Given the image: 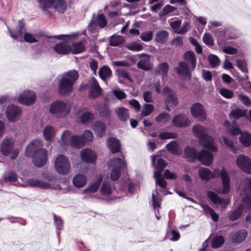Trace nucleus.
I'll list each match as a JSON object with an SVG mask.
<instances>
[{
    "instance_id": "1",
    "label": "nucleus",
    "mask_w": 251,
    "mask_h": 251,
    "mask_svg": "<svg viewBox=\"0 0 251 251\" xmlns=\"http://www.w3.org/2000/svg\"><path fill=\"white\" fill-rule=\"evenodd\" d=\"M43 147V141L37 139L32 141L25 149V155L32 157L34 164L38 167L44 166L48 159L47 151Z\"/></svg>"
},
{
    "instance_id": "2",
    "label": "nucleus",
    "mask_w": 251,
    "mask_h": 251,
    "mask_svg": "<svg viewBox=\"0 0 251 251\" xmlns=\"http://www.w3.org/2000/svg\"><path fill=\"white\" fill-rule=\"evenodd\" d=\"M198 175L200 178L203 180H208L213 178L214 176H218L220 175L222 181L223 188L219 193L226 194L229 192L230 188V178L225 168H223L221 170L219 169L214 170L213 174L208 169L201 167L198 170Z\"/></svg>"
},
{
    "instance_id": "3",
    "label": "nucleus",
    "mask_w": 251,
    "mask_h": 251,
    "mask_svg": "<svg viewBox=\"0 0 251 251\" xmlns=\"http://www.w3.org/2000/svg\"><path fill=\"white\" fill-rule=\"evenodd\" d=\"M78 76V72L75 70H71L63 75L58 84L59 93L63 96L70 95Z\"/></svg>"
},
{
    "instance_id": "4",
    "label": "nucleus",
    "mask_w": 251,
    "mask_h": 251,
    "mask_svg": "<svg viewBox=\"0 0 251 251\" xmlns=\"http://www.w3.org/2000/svg\"><path fill=\"white\" fill-rule=\"evenodd\" d=\"M193 131L199 138V143L201 146L211 151H217L218 148L216 146L213 139L207 134L206 128L201 125H195L193 127Z\"/></svg>"
},
{
    "instance_id": "5",
    "label": "nucleus",
    "mask_w": 251,
    "mask_h": 251,
    "mask_svg": "<svg viewBox=\"0 0 251 251\" xmlns=\"http://www.w3.org/2000/svg\"><path fill=\"white\" fill-rule=\"evenodd\" d=\"M185 157L189 161L194 162L198 159L203 165L209 166L212 163L213 156L212 153L206 150H202L197 153L196 149L190 147H187L185 149Z\"/></svg>"
},
{
    "instance_id": "6",
    "label": "nucleus",
    "mask_w": 251,
    "mask_h": 251,
    "mask_svg": "<svg viewBox=\"0 0 251 251\" xmlns=\"http://www.w3.org/2000/svg\"><path fill=\"white\" fill-rule=\"evenodd\" d=\"M49 110L54 117L61 118L65 117L69 114L70 107L66 102L57 100L51 103Z\"/></svg>"
},
{
    "instance_id": "7",
    "label": "nucleus",
    "mask_w": 251,
    "mask_h": 251,
    "mask_svg": "<svg viewBox=\"0 0 251 251\" xmlns=\"http://www.w3.org/2000/svg\"><path fill=\"white\" fill-rule=\"evenodd\" d=\"M14 144L11 139H4L1 144L0 151L2 155L7 156L10 154V159H15L19 154L17 148H14Z\"/></svg>"
},
{
    "instance_id": "8",
    "label": "nucleus",
    "mask_w": 251,
    "mask_h": 251,
    "mask_svg": "<svg viewBox=\"0 0 251 251\" xmlns=\"http://www.w3.org/2000/svg\"><path fill=\"white\" fill-rule=\"evenodd\" d=\"M54 166L56 171L60 174H68L71 170V165L69 159L65 155H59L56 158Z\"/></svg>"
},
{
    "instance_id": "9",
    "label": "nucleus",
    "mask_w": 251,
    "mask_h": 251,
    "mask_svg": "<svg viewBox=\"0 0 251 251\" xmlns=\"http://www.w3.org/2000/svg\"><path fill=\"white\" fill-rule=\"evenodd\" d=\"M88 83L90 86L89 91V98L95 99L100 97L102 95V90L97 79L94 77H92L88 80Z\"/></svg>"
},
{
    "instance_id": "10",
    "label": "nucleus",
    "mask_w": 251,
    "mask_h": 251,
    "mask_svg": "<svg viewBox=\"0 0 251 251\" xmlns=\"http://www.w3.org/2000/svg\"><path fill=\"white\" fill-rule=\"evenodd\" d=\"M237 166L244 172L251 174V159L244 155H239L236 160Z\"/></svg>"
},
{
    "instance_id": "11",
    "label": "nucleus",
    "mask_w": 251,
    "mask_h": 251,
    "mask_svg": "<svg viewBox=\"0 0 251 251\" xmlns=\"http://www.w3.org/2000/svg\"><path fill=\"white\" fill-rule=\"evenodd\" d=\"M162 94L166 98V104H170L171 106H175L177 104V98L175 93L169 87H164L162 90Z\"/></svg>"
},
{
    "instance_id": "12",
    "label": "nucleus",
    "mask_w": 251,
    "mask_h": 251,
    "mask_svg": "<svg viewBox=\"0 0 251 251\" xmlns=\"http://www.w3.org/2000/svg\"><path fill=\"white\" fill-rule=\"evenodd\" d=\"M36 100L35 94L31 91H25L19 97V101L25 105H28L32 104Z\"/></svg>"
},
{
    "instance_id": "13",
    "label": "nucleus",
    "mask_w": 251,
    "mask_h": 251,
    "mask_svg": "<svg viewBox=\"0 0 251 251\" xmlns=\"http://www.w3.org/2000/svg\"><path fill=\"white\" fill-rule=\"evenodd\" d=\"M192 115L201 121H203L206 118V113L201 104L199 103H194L191 108Z\"/></svg>"
},
{
    "instance_id": "14",
    "label": "nucleus",
    "mask_w": 251,
    "mask_h": 251,
    "mask_svg": "<svg viewBox=\"0 0 251 251\" xmlns=\"http://www.w3.org/2000/svg\"><path fill=\"white\" fill-rule=\"evenodd\" d=\"M177 73L185 78L190 79L191 77V67L190 68L187 62L181 61L179 63L178 66L176 69Z\"/></svg>"
},
{
    "instance_id": "15",
    "label": "nucleus",
    "mask_w": 251,
    "mask_h": 251,
    "mask_svg": "<svg viewBox=\"0 0 251 251\" xmlns=\"http://www.w3.org/2000/svg\"><path fill=\"white\" fill-rule=\"evenodd\" d=\"M190 123L187 116L183 114H179L174 117L172 124L174 126L177 127H184L187 126Z\"/></svg>"
},
{
    "instance_id": "16",
    "label": "nucleus",
    "mask_w": 251,
    "mask_h": 251,
    "mask_svg": "<svg viewBox=\"0 0 251 251\" xmlns=\"http://www.w3.org/2000/svg\"><path fill=\"white\" fill-rule=\"evenodd\" d=\"M20 113V109L18 106L12 104L7 108L6 114L8 120L15 122L19 119Z\"/></svg>"
},
{
    "instance_id": "17",
    "label": "nucleus",
    "mask_w": 251,
    "mask_h": 251,
    "mask_svg": "<svg viewBox=\"0 0 251 251\" xmlns=\"http://www.w3.org/2000/svg\"><path fill=\"white\" fill-rule=\"evenodd\" d=\"M81 159L85 162L94 163L96 161L95 152L89 149H84L80 152Z\"/></svg>"
},
{
    "instance_id": "18",
    "label": "nucleus",
    "mask_w": 251,
    "mask_h": 251,
    "mask_svg": "<svg viewBox=\"0 0 251 251\" xmlns=\"http://www.w3.org/2000/svg\"><path fill=\"white\" fill-rule=\"evenodd\" d=\"M25 23L23 19L19 21L18 26L16 30L12 31L9 28L8 30L10 33V36L14 39L18 40L21 39L24 30H25Z\"/></svg>"
},
{
    "instance_id": "19",
    "label": "nucleus",
    "mask_w": 251,
    "mask_h": 251,
    "mask_svg": "<svg viewBox=\"0 0 251 251\" xmlns=\"http://www.w3.org/2000/svg\"><path fill=\"white\" fill-rule=\"evenodd\" d=\"M207 195L214 203L220 205L223 207H226L229 203L228 200L220 198L217 194L213 192L208 191Z\"/></svg>"
},
{
    "instance_id": "20",
    "label": "nucleus",
    "mask_w": 251,
    "mask_h": 251,
    "mask_svg": "<svg viewBox=\"0 0 251 251\" xmlns=\"http://www.w3.org/2000/svg\"><path fill=\"white\" fill-rule=\"evenodd\" d=\"M54 50L58 54H67L71 51V47L66 42H60L53 47Z\"/></svg>"
},
{
    "instance_id": "21",
    "label": "nucleus",
    "mask_w": 251,
    "mask_h": 251,
    "mask_svg": "<svg viewBox=\"0 0 251 251\" xmlns=\"http://www.w3.org/2000/svg\"><path fill=\"white\" fill-rule=\"evenodd\" d=\"M98 74L100 78L104 81L111 78L112 75L111 70L107 66L100 67L99 69Z\"/></svg>"
},
{
    "instance_id": "22",
    "label": "nucleus",
    "mask_w": 251,
    "mask_h": 251,
    "mask_svg": "<svg viewBox=\"0 0 251 251\" xmlns=\"http://www.w3.org/2000/svg\"><path fill=\"white\" fill-rule=\"evenodd\" d=\"M107 146L111 152L115 153L120 151V143L119 140L110 138L107 141Z\"/></svg>"
},
{
    "instance_id": "23",
    "label": "nucleus",
    "mask_w": 251,
    "mask_h": 251,
    "mask_svg": "<svg viewBox=\"0 0 251 251\" xmlns=\"http://www.w3.org/2000/svg\"><path fill=\"white\" fill-rule=\"evenodd\" d=\"M87 182L86 176L82 174H77L73 178V183L74 186L77 188L84 187Z\"/></svg>"
},
{
    "instance_id": "24",
    "label": "nucleus",
    "mask_w": 251,
    "mask_h": 251,
    "mask_svg": "<svg viewBox=\"0 0 251 251\" xmlns=\"http://www.w3.org/2000/svg\"><path fill=\"white\" fill-rule=\"evenodd\" d=\"M93 129L98 136L101 137L105 135L106 126L103 122H96L93 126Z\"/></svg>"
},
{
    "instance_id": "25",
    "label": "nucleus",
    "mask_w": 251,
    "mask_h": 251,
    "mask_svg": "<svg viewBox=\"0 0 251 251\" xmlns=\"http://www.w3.org/2000/svg\"><path fill=\"white\" fill-rule=\"evenodd\" d=\"M247 236V232L245 229L238 231L232 237L233 243L239 244L244 241Z\"/></svg>"
},
{
    "instance_id": "26",
    "label": "nucleus",
    "mask_w": 251,
    "mask_h": 251,
    "mask_svg": "<svg viewBox=\"0 0 251 251\" xmlns=\"http://www.w3.org/2000/svg\"><path fill=\"white\" fill-rule=\"evenodd\" d=\"M115 112L121 121L126 122L129 118L128 110L125 107L117 108L115 109Z\"/></svg>"
},
{
    "instance_id": "27",
    "label": "nucleus",
    "mask_w": 251,
    "mask_h": 251,
    "mask_svg": "<svg viewBox=\"0 0 251 251\" xmlns=\"http://www.w3.org/2000/svg\"><path fill=\"white\" fill-rule=\"evenodd\" d=\"M102 181V176H98L95 182L90 185L87 188L84 190L83 193H86L87 192L94 193L97 191L100 183Z\"/></svg>"
},
{
    "instance_id": "28",
    "label": "nucleus",
    "mask_w": 251,
    "mask_h": 251,
    "mask_svg": "<svg viewBox=\"0 0 251 251\" xmlns=\"http://www.w3.org/2000/svg\"><path fill=\"white\" fill-rule=\"evenodd\" d=\"M70 144L72 147L78 148L85 145V141L81 136L73 135L70 138Z\"/></svg>"
},
{
    "instance_id": "29",
    "label": "nucleus",
    "mask_w": 251,
    "mask_h": 251,
    "mask_svg": "<svg viewBox=\"0 0 251 251\" xmlns=\"http://www.w3.org/2000/svg\"><path fill=\"white\" fill-rule=\"evenodd\" d=\"M184 59L187 62L191 64V69L194 70L196 68L197 62V58L194 52L190 50L186 51L184 54Z\"/></svg>"
},
{
    "instance_id": "30",
    "label": "nucleus",
    "mask_w": 251,
    "mask_h": 251,
    "mask_svg": "<svg viewBox=\"0 0 251 251\" xmlns=\"http://www.w3.org/2000/svg\"><path fill=\"white\" fill-rule=\"evenodd\" d=\"M40 7L46 12V14L49 16L52 15V12L48 11V8L53 6V0H37Z\"/></svg>"
},
{
    "instance_id": "31",
    "label": "nucleus",
    "mask_w": 251,
    "mask_h": 251,
    "mask_svg": "<svg viewBox=\"0 0 251 251\" xmlns=\"http://www.w3.org/2000/svg\"><path fill=\"white\" fill-rule=\"evenodd\" d=\"M28 184L32 187H38L43 189H47L50 187V184L49 183L35 179L29 180Z\"/></svg>"
},
{
    "instance_id": "32",
    "label": "nucleus",
    "mask_w": 251,
    "mask_h": 251,
    "mask_svg": "<svg viewBox=\"0 0 251 251\" xmlns=\"http://www.w3.org/2000/svg\"><path fill=\"white\" fill-rule=\"evenodd\" d=\"M168 70V64L166 62H164L159 64L157 66L156 73L157 74L161 75L162 78H163L164 77H165L167 76Z\"/></svg>"
},
{
    "instance_id": "33",
    "label": "nucleus",
    "mask_w": 251,
    "mask_h": 251,
    "mask_svg": "<svg viewBox=\"0 0 251 251\" xmlns=\"http://www.w3.org/2000/svg\"><path fill=\"white\" fill-rule=\"evenodd\" d=\"M169 34L166 30H161L157 32L155 36V40L158 43L163 44L168 38Z\"/></svg>"
},
{
    "instance_id": "34",
    "label": "nucleus",
    "mask_w": 251,
    "mask_h": 251,
    "mask_svg": "<svg viewBox=\"0 0 251 251\" xmlns=\"http://www.w3.org/2000/svg\"><path fill=\"white\" fill-rule=\"evenodd\" d=\"M94 119V114L91 112H85L81 114L80 117L81 122L84 125L91 123Z\"/></svg>"
},
{
    "instance_id": "35",
    "label": "nucleus",
    "mask_w": 251,
    "mask_h": 251,
    "mask_svg": "<svg viewBox=\"0 0 251 251\" xmlns=\"http://www.w3.org/2000/svg\"><path fill=\"white\" fill-rule=\"evenodd\" d=\"M137 65L138 68L145 71L150 70L152 68L149 59H141L137 63Z\"/></svg>"
},
{
    "instance_id": "36",
    "label": "nucleus",
    "mask_w": 251,
    "mask_h": 251,
    "mask_svg": "<svg viewBox=\"0 0 251 251\" xmlns=\"http://www.w3.org/2000/svg\"><path fill=\"white\" fill-rule=\"evenodd\" d=\"M43 133L44 137L46 140L50 141L54 137V128L50 126H47L44 128Z\"/></svg>"
},
{
    "instance_id": "37",
    "label": "nucleus",
    "mask_w": 251,
    "mask_h": 251,
    "mask_svg": "<svg viewBox=\"0 0 251 251\" xmlns=\"http://www.w3.org/2000/svg\"><path fill=\"white\" fill-rule=\"evenodd\" d=\"M97 25L101 28L105 27L107 24L105 16L102 14H98L97 17L93 20Z\"/></svg>"
},
{
    "instance_id": "38",
    "label": "nucleus",
    "mask_w": 251,
    "mask_h": 251,
    "mask_svg": "<svg viewBox=\"0 0 251 251\" xmlns=\"http://www.w3.org/2000/svg\"><path fill=\"white\" fill-rule=\"evenodd\" d=\"M243 209V206L239 205L229 215L230 220L232 221L237 220L242 214Z\"/></svg>"
},
{
    "instance_id": "39",
    "label": "nucleus",
    "mask_w": 251,
    "mask_h": 251,
    "mask_svg": "<svg viewBox=\"0 0 251 251\" xmlns=\"http://www.w3.org/2000/svg\"><path fill=\"white\" fill-rule=\"evenodd\" d=\"M240 141L244 146H250L251 145V134L248 132L242 133Z\"/></svg>"
},
{
    "instance_id": "40",
    "label": "nucleus",
    "mask_w": 251,
    "mask_h": 251,
    "mask_svg": "<svg viewBox=\"0 0 251 251\" xmlns=\"http://www.w3.org/2000/svg\"><path fill=\"white\" fill-rule=\"evenodd\" d=\"M85 50V47L82 42L74 43L71 48V50L74 54H77L82 52Z\"/></svg>"
},
{
    "instance_id": "41",
    "label": "nucleus",
    "mask_w": 251,
    "mask_h": 251,
    "mask_svg": "<svg viewBox=\"0 0 251 251\" xmlns=\"http://www.w3.org/2000/svg\"><path fill=\"white\" fill-rule=\"evenodd\" d=\"M124 42V38L121 36L113 35L109 38V44L111 46H118Z\"/></svg>"
},
{
    "instance_id": "42",
    "label": "nucleus",
    "mask_w": 251,
    "mask_h": 251,
    "mask_svg": "<svg viewBox=\"0 0 251 251\" xmlns=\"http://www.w3.org/2000/svg\"><path fill=\"white\" fill-rule=\"evenodd\" d=\"M245 113L240 108H235L231 111L229 117L231 119L237 120L245 116Z\"/></svg>"
},
{
    "instance_id": "43",
    "label": "nucleus",
    "mask_w": 251,
    "mask_h": 251,
    "mask_svg": "<svg viewBox=\"0 0 251 251\" xmlns=\"http://www.w3.org/2000/svg\"><path fill=\"white\" fill-rule=\"evenodd\" d=\"M53 5L59 12H64L66 9V2L64 0H53Z\"/></svg>"
},
{
    "instance_id": "44",
    "label": "nucleus",
    "mask_w": 251,
    "mask_h": 251,
    "mask_svg": "<svg viewBox=\"0 0 251 251\" xmlns=\"http://www.w3.org/2000/svg\"><path fill=\"white\" fill-rule=\"evenodd\" d=\"M225 242V239L222 236H217L213 238L211 242V247L213 248H218L221 247Z\"/></svg>"
},
{
    "instance_id": "45",
    "label": "nucleus",
    "mask_w": 251,
    "mask_h": 251,
    "mask_svg": "<svg viewBox=\"0 0 251 251\" xmlns=\"http://www.w3.org/2000/svg\"><path fill=\"white\" fill-rule=\"evenodd\" d=\"M100 193L104 196H109L111 194L112 189L109 182L104 181L100 190Z\"/></svg>"
},
{
    "instance_id": "46",
    "label": "nucleus",
    "mask_w": 251,
    "mask_h": 251,
    "mask_svg": "<svg viewBox=\"0 0 251 251\" xmlns=\"http://www.w3.org/2000/svg\"><path fill=\"white\" fill-rule=\"evenodd\" d=\"M208 60L210 65L212 68H215L220 64V60L219 57L214 54H210L208 56Z\"/></svg>"
},
{
    "instance_id": "47",
    "label": "nucleus",
    "mask_w": 251,
    "mask_h": 251,
    "mask_svg": "<svg viewBox=\"0 0 251 251\" xmlns=\"http://www.w3.org/2000/svg\"><path fill=\"white\" fill-rule=\"evenodd\" d=\"M177 137V133L175 132H161L159 134V138L162 140L175 139Z\"/></svg>"
},
{
    "instance_id": "48",
    "label": "nucleus",
    "mask_w": 251,
    "mask_h": 251,
    "mask_svg": "<svg viewBox=\"0 0 251 251\" xmlns=\"http://www.w3.org/2000/svg\"><path fill=\"white\" fill-rule=\"evenodd\" d=\"M126 48L131 51H139L142 50L143 47L141 44L131 42L126 45Z\"/></svg>"
},
{
    "instance_id": "49",
    "label": "nucleus",
    "mask_w": 251,
    "mask_h": 251,
    "mask_svg": "<svg viewBox=\"0 0 251 251\" xmlns=\"http://www.w3.org/2000/svg\"><path fill=\"white\" fill-rule=\"evenodd\" d=\"M154 110V106L151 104H145L143 109L142 111V115L143 117L148 116Z\"/></svg>"
},
{
    "instance_id": "50",
    "label": "nucleus",
    "mask_w": 251,
    "mask_h": 251,
    "mask_svg": "<svg viewBox=\"0 0 251 251\" xmlns=\"http://www.w3.org/2000/svg\"><path fill=\"white\" fill-rule=\"evenodd\" d=\"M111 163L114 168L119 167L120 169L123 168L126 165L125 161L120 158H115L111 159Z\"/></svg>"
},
{
    "instance_id": "51",
    "label": "nucleus",
    "mask_w": 251,
    "mask_h": 251,
    "mask_svg": "<svg viewBox=\"0 0 251 251\" xmlns=\"http://www.w3.org/2000/svg\"><path fill=\"white\" fill-rule=\"evenodd\" d=\"M170 116L167 113H161L155 118V121L158 123H165L170 119Z\"/></svg>"
},
{
    "instance_id": "52",
    "label": "nucleus",
    "mask_w": 251,
    "mask_h": 251,
    "mask_svg": "<svg viewBox=\"0 0 251 251\" xmlns=\"http://www.w3.org/2000/svg\"><path fill=\"white\" fill-rule=\"evenodd\" d=\"M166 148L171 153L176 154L177 151L178 144L176 141H171L166 145Z\"/></svg>"
},
{
    "instance_id": "53",
    "label": "nucleus",
    "mask_w": 251,
    "mask_h": 251,
    "mask_svg": "<svg viewBox=\"0 0 251 251\" xmlns=\"http://www.w3.org/2000/svg\"><path fill=\"white\" fill-rule=\"evenodd\" d=\"M121 169L119 167L114 168L111 172V178L113 181L117 180L121 175Z\"/></svg>"
},
{
    "instance_id": "54",
    "label": "nucleus",
    "mask_w": 251,
    "mask_h": 251,
    "mask_svg": "<svg viewBox=\"0 0 251 251\" xmlns=\"http://www.w3.org/2000/svg\"><path fill=\"white\" fill-rule=\"evenodd\" d=\"M3 179L5 181L15 182L17 180L16 175L13 172L5 173L3 175Z\"/></svg>"
},
{
    "instance_id": "55",
    "label": "nucleus",
    "mask_w": 251,
    "mask_h": 251,
    "mask_svg": "<svg viewBox=\"0 0 251 251\" xmlns=\"http://www.w3.org/2000/svg\"><path fill=\"white\" fill-rule=\"evenodd\" d=\"M152 37L153 33L151 31H148L142 33L140 35L141 39L145 42H148L151 41L152 39Z\"/></svg>"
},
{
    "instance_id": "56",
    "label": "nucleus",
    "mask_w": 251,
    "mask_h": 251,
    "mask_svg": "<svg viewBox=\"0 0 251 251\" xmlns=\"http://www.w3.org/2000/svg\"><path fill=\"white\" fill-rule=\"evenodd\" d=\"M117 72L119 77L127 79L129 80L130 82L133 81L127 71L123 69H119L117 70Z\"/></svg>"
},
{
    "instance_id": "57",
    "label": "nucleus",
    "mask_w": 251,
    "mask_h": 251,
    "mask_svg": "<svg viewBox=\"0 0 251 251\" xmlns=\"http://www.w3.org/2000/svg\"><path fill=\"white\" fill-rule=\"evenodd\" d=\"M221 95L227 99H230L233 96V92L227 89L223 88L220 90Z\"/></svg>"
},
{
    "instance_id": "58",
    "label": "nucleus",
    "mask_w": 251,
    "mask_h": 251,
    "mask_svg": "<svg viewBox=\"0 0 251 251\" xmlns=\"http://www.w3.org/2000/svg\"><path fill=\"white\" fill-rule=\"evenodd\" d=\"M236 66L240 69L243 73H247V68L246 67V62L242 59H238L236 61Z\"/></svg>"
},
{
    "instance_id": "59",
    "label": "nucleus",
    "mask_w": 251,
    "mask_h": 251,
    "mask_svg": "<svg viewBox=\"0 0 251 251\" xmlns=\"http://www.w3.org/2000/svg\"><path fill=\"white\" fill-rule=\"evenodd\" d=\"M53 219L57 229L58 230H61L63 226V220L60 217L57 216L55 214L53 215Z\"/></svg>"
},
{
    "instance_id": "60",
    "label": "nucleus",
    "mask_w": 251,
    "mask_h": 251,
    "mask_svg": "<svg viewBox=\"0 0 251 251\" xmlns=\"http://www.w3.org/2000/svg\"><path fill=\"white\" fill-rule=\"evenodd\" d=\"M203 41L207 46H211L214 45L213 40L210 34L205 33L203 36Z\"/></svg>"
},
{
    "instance_id": "61",
    "label": "nucleus",
    "mask_w": 251,
    "mask_h": 251,
    "mask_svg": "<svg viewBox=\"0 0 251 251\" xmlns=\"http://www.w3.org/2000/svg\"><path fill=\"white\" fill-rule=\"evenodd\" d=\"M81 136L84 139L85 143L88 141H91L93 138V133L90 130H85Z\"/></svg>"
},
{
    "instance_id": "62",
    "label": "nucleus",
    "mask_w": 251,
    "mask_h": 251,
    "mask_svg": "<svg viewBox=\"0 0 251 251\" xmlns=\"http://www.w3.org/2000/svg\"><path fill=\"white\" fill-rule=\"evenodd\" d=\"M24 40L30 43H36L37 42V40L35 39L34 36L29 33H25L24 35Z\"/></svg>"
},
{
    "instance_id": "63",
    "label": "nucleus",
    "mask_w": 251,
    "mask_h": 251,
    "mask_svg": "<svg viewBox=\"0 0 251 251\" xmlns=\"http://www.w3.org/2000/svg\"><path fill=\"white\" fill-rule=\"evenodd\" d=\"M167 165L166 162L162 158H158L157 160L156 164L155 165V168L163 170Z\"/></svg>"
},
{
    "instance_id": "64",
    "label": "nucleus",
    "mask_w": 251,
    "mask_h": 251,
    "mask_svg": "<svg viewBox=\"0 0 251 251\" xmlns=\"http://www.w3.org/2000/svg\"><path fill=\"white\" fill-rule=\"evenodd\" d=\"M242 202L247 208H251V195H247L242 199Z\"/></svg>"
}]
</instances>
